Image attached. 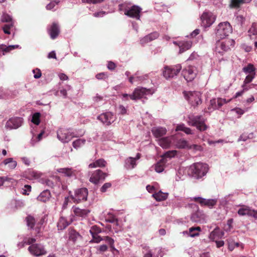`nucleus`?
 Returning a JSON list of instances; mask_svg holds the SVG:
<instances>
[{"instance_id":"obj_13","label":"nucleus","mask_w":257,"mask_h":257,"mask_svg":"<svg viewBox=\"0 0 257 257\" xmlns=\"http://www.w3.org/2000/svg\"><path fill=\"white\" fill-rule=\"evenodd\" d=\"M235 41L232 39L226 40L223 41L218 42L216 44L215 52L220 54H222L224 52H227L230 50L231 47H233Z\"/></svg>"},{"instance_id":"obj_5","label":"nucleus","mask_w":257,"mask_h":257,"mask_svg":"<svg viewBox=\"0 0 257 257\" xmlns=\"http://www.w3.org/2000/svg\"><path fill=\"white\" fill-rule=\"evenodd\" d=\"M155 92L153 88L147 89L145 87H138L136 88L133 93L130 95V98L132 100L140 99L147 95H151Z\"/></svg>"},{"instance_id":"obj_25","label":"nucleus","mask_w":257,"mask_h":257,"mask_svg":"<svg viewBox=\"0 0 257 257\" xmlns=\"http://www.w3.org/2000/svg\"><path fill=\"white\" fill-rule=\"evenodd\" d=\"M44 184L51 188L59 187L61 185L60 179L59 177L54 176L51 179H46Z\"/></svg>"},{"instance_id":"obj_2","label":"nucleus","mask_w":257,"mask_h":257,"mask_svg":"<svg viewBox=\"0 0 257 257\" xmlns=\"http://www.w3.org/2000/svg\"><path fill=\"white\" fill-rule=\"evenodd\" d=\"M209 170L207 164L203 163H196L191 165L190 167V172L195 179H202L205 176Z\"/></svg>"},{"instance_id":"obj_28","label":"nucleus","mask_w":257,"mask_h":257,"mask_svg":"<svg viewBox=\"0 0 257 257\" xmlns=\"http://www.w3.org/2000/svg\"><path fill=\"white\" fill-rule=\"evenodd\" d=\"M50 38L54 40L56 39L60 33L59 26L58 24L53 23L48 29Z\"/></svg>"},{"instance_id":"obj_60","label":"nucleus","mask_w":257,"mask_h":257,"mask_svg":"<svg viewBox=\"0 0 257 257\" xmlns=\"http://www.w3.org/2000/svg\"><path fill=\"white\" fill-rule=\"evenodd\" d=\"M33 73H34V77L35 79H38L41 77L42 75V73L41 70L38 68H36L33 70Z\"/></svg>"},{"instance_id":"obj_22","label":"nucleus","mask_w":257,"mask_h":257,"mask_svg":"<svg viewBox=\"0 0 257 257\" xmlns=\"http://www.w3.org/2000/svg\"><path fill=\"white\" fill-rule=\"evenodd\" d=\"M141 157V154L138 153L135 158L128 157L124 161V168L127 170H131L135 168L137 165L136 161Z\"/></svg>"},{"instance_id":"obj_64","label":"nucleus","mask_w":257,"mask_h":257,"mask_svg":"<svg viewBox=\"0 0 257 257\" xmlns=\"http://www.w3.org/2000/svg\"><path fill=\"white\" fill-rule=\"evenodd\" d=\"M111 186V184L109 182L105 183L100 188V191L102 192H105Z\"/></svg>"},{"instance_id":"obj_45","label":"nucleus","mask_w":257,"mask_h":257,"mask_svg":"<svg viewBox=\"0 0 257 257\" xmlns=\"http://www.w3.org/2000/svg\"><path fill=\"white\" fill-rule=\"evenodd\" d=\"M26 219L28 226L31 229H34L36 223L35 218L31 215H28Z\"/></svg>"},{"instance_id":"obj_40","label":"nucleus","mask_w":257,"mask_h":257,"mask_svg":"<svg viewBox=\"0 0 257 257\" xmlns=\"http://www.w3.org/2000/svg\"><path fill=\"white\" fill-rule=\"evenodd\" d=\"M106 161L102 159H100L94 162L91 163L89 165V168H96V167H103L106 165Z\"/></svg>"},{"instance_id":"obj_54","label":"nucleus","mask_w":257,"mask_h":257,"mask_svg":"<svg viewBox=\"0 0 257 257\" xmlns=\"http://www.w3.org/2000/svg\"><path fill=\"white\" fill-rule=\"evenodd\" d=\"M244 3L243 0H231L230 6L231 8H238L240 5Z\"/></svg>"},{"instance_id":"obj_27","label":"nucleus","mask_w":257,"mask_h":257,"mask_svg":"<svg viewBox=\"0 0 257 257\" xmlns=\"http://www.w3.org/2000/svg\"><path fill=\"white\" fill-rule=\"evenodd\" d=\"M173 43L179 46L180 54H181L187 50H189L192 47V43L190 41H174Z\"/></svg>"},{"instance_id":"obj_47","label":"nucleus","mask_w":257,"mask_h":257,"mask_svg":"<svg viewBox=\"0 0 257 257\" xmlns=\"http://www.w3.org/2000/svg\"><path fill=\"white\" fill-rule=\"evenodd\" d=\"M176 146L177 148L180 149H184V148H188L189 145L185 140L182 139L179 140L176 143Z\"/></svg>"},{"instance_id":"obj_62","label":"nucleus","mask_w":257,"mask_h":257,"mask_svg":"<svg viewBox=\"0 0 257 257\" xmlns=\"http://www.w3.org/2000/svg\"><path fill=\"white\" fill-rule=\"evenodd\" d=\"M30 175L34 179H38L41 177V173L36 171H31L30 172Z\"/></svg>"},{"instance_id":"obj_12","label":"nucleus","mask_w":257,"mask_h":257,"mask_svg":"<svg viewBox=\"0 0 257 257\" xmlns=\"http://www.w3.org/2000/svg\"><path fill=\"white\" fill-rule=\"evenodd\" d=\"M116 119V115L110 111L103 112L97 116V119L106 126L111 124L115 121Z\"/></svg>"},{"instance_id":"obj_14","label":"nucleus","mask_w":257,"mask_h":257,"mask_svg":"<svg viewBox=\"0 0 257 257\" xmlns=\"http://www.w3.org/2000/svg\"><path fill=\"white\" fill-rule=\"evenodd\" d=\"M216 16L211 12L205 11L201 16V25L204 28L210 27L215 22Z\"/></svg>"},{"instance_id":"obj_43","label":"nucleus","mask_w":257,"mask_h":257,"mask_svg":"<svg viewBox=\"0 0 257 257\" xmlns=\"http://www.w3.org/2000/svg\"><path fill=\"white\" fill-rule=\"evenodd\" d=\"M81 237V235L75 230H71L69 232V240L72 241L74 243Z\"/></svg>"},{"instance_id":"obj_57","label":"nucleus","mask_w":257,"mask_h":257,"mask_svg":"<svg viewBox=\"0 0 257 257\" xmlns=\"http://www.w3.org/2000/svg\"><path fill=\"white\" fill-rule=\"evenodd\" d=\"M13 27V23H11L9 24H6L3 27V31L5 34H10V30Z\"/></svg>"},{"instance_id":"obj_30","label":"nucleus","mask_w":257,"mask_h":257,"mask_svg":"<svg viewBox=\"0 0 257 257\" xmlns=\"http://www.w3.org/2000/svg\"><path fill=\"white\" fill-rule=\"evenodd\" d=\"M149 78L148 74L139 75V73L137 72L135 75L129 77L128 80L130 83H133L134 82L143 83L145 80Z\"/></svg>"},{"instance_id":"obj_55","label":"nucleus","mask_w":257,"mask_h":257,"mask_svg":"<svg viewBox=\"0 0 257 257\" xmlns=\"http://www.w3.org/2000/svg\"><path fill=\"white\" fill-rule=\"evenodd\" d=\"M1 21L3 22H10V23H13L12 18L11 16L7 14H3L1 17Z\"/></svg>"},{"instance_id":"obj_4","label":"nucleus","mask_w":257,"mask_h":257,"mask_svg":"<svg viewBox=\"0 0 257 257\" xmlns=\"http://www.w3.org/2000/svg\"><path fill=\"white\" fill-rule=\"evenodd\" d=\"M232 31V27L228 22L220 23L215 29L216 36L218 39H224Z\"/></svg>"},{"instance_id":"obj_3","label":"nucleus","mask_w":257,"mask_h":257,"mask_svg":"<svg viewBox=\"0 0 257 257\" xmlns=\"http://www.w3.org/2000/svg\"><path fill=\"white\" fill-rule=\"evenodd\" d=\"M187 122L189 125L195 126L200 131H204L207 128L205 123V119L202 115L190 114L188 116Z\"/></svg>"},{"instance_id":"obj_48","label":"nucleus","mask_w":257,"mask_h":257,"mask_svg":"<svg viewBox=\"0 0 257 257\" xmlns=\"http://www.w3.org/2000/svg\"><path fill=\"white\" fill-rule=\"evenodd\" d=\"M10 94V91L9 90L3 87L0 88V99L9 98Z\"/></svg>"},{"instance_id":"obj_58","label":"nucleus","mask_w":257,"mask_h":257,"mask_svg":"<svg viewBox=\"0 0 257 257\" xmlns=\"http://www.w3.org/2000/svg\"><path fill=\"white\" fill-rule=\"evenodd\" d=\"M233 196V194H230L226 196H225L224 197L222 198L221 199V203L222 204H226L227 203L228 201L231 200V197Z\"/></svg>"},{"instance_id":"obj_24","label":"nucleus","mask_w":257,"mask_h":257,"mask_svg":"<svg viewBox=\"0 0 257 257\" xmlns=\"http://www.w3.org/2000/svg\"><path fill=\"white\" fill-rule=\"evenodd\" d=\"M59 173L64 174L65 176L68 177L76 178L79 171L73 168H63L58 169Z\"/></svg>"},{"instance_id":"obj_19","label":"nucleus","mask_w":257,"mask_h":257,"mask_svg":"<svg viewBox=\"0 0 257 257\" xmlns=\"http://www.w3.org/2000/svg\"><path fill=\"white\" fill-rule=\"evenodd\" d=\"M23 123V118L21 117H13L6 122V127L9 130L17 129Z\"/></svg>"},{"instance_id":"obj_37","label":"nucleus","mask_w":257,"mask_h":257,"mask_svg":"<svg viewBox=\"0 0 257 257\" xmlns=\"http://www.w3.org/2000/svg\"><path fill=\"white\" fill-rule=\"evenodd\" d=\"M69 224L70 223L65 217H61L57 223V227L59 230H63L68 226Z\"/></svg>"},{"instance_id":"obj_34","label":"nucleus","mask_w":257,"mask_h":257,"mask_svg":"<svg viewBox=\"0 0 257 257\" xmlns=\"http://www.w3.org/2000/svg\"><path fill=\"white\" fill-rule=\"evenodd\" d=\"M201 231V228L199 226L190 227L188 231H183L184 234H187L189 236L194 237L199 235V232Z\"/></svg>"},{"instance_id":"obj_31","label":"nucleus","mask_w":257,"mask_h":257,"mask_svg":"<svg viewBox=\"0 0 257 257\" xmlns=\"http://www.w3.org/2000/svg\"><path fill=\"white\" fill-rule=\"evenodd\" d=\"M167 130L166 128L161 126L153 127L152 129V133L154 136L159 139L166 135Z\"/></svg>"},{"instance_id":"obj_35","label":"nucleus","mask_w":257,"mask_h":257,"mask_svg":"<svg viewBox=\"0 0 257 257\" xmlns=\"http://www.w3.org/2000/svg\"><path fill=\"white\" fill-rule=\"evenodd\" d=\"M2 164L5 166H8V168L10 170H14L17 166V162L14 160L13 158H9L5 159Z\"/></svg>"},{"instance_id":"obj_36","label":"nucleus","mask_w":257,"mask_h":257,"mask_svg":"<svg viewBox=\"0 0 257 257\" xmlns=\"http://www.w3.org/2000/svg\"><path fill=\"white\" fill-rule=\"evenodd\" d=\"M51 197V193L49 190L46 189L44 190L38 196L37 199L40 201L45 202L48 201Z\"/></svg>"},{"instance_id":"obj_44","label":"nucleus","mask_w":257,"mask_h":257,"mask_svg":"<svg viewBox=\"0 0 257 257\" xmlns=\"http://www.w3.org/2000/svg\"><path fill=\"white\" fill-rule=\"evenodd\" d=\"M86 140L84 139H78L73 141L72 146L74 148L78 149L82 147L85 143Z\"/></svg>"},{"instance_id":"obj_56","label":"nucleus","mask_w":257,"mask_h":257,"mask_svg":"<svg viewBox=\"0 0 257 257\" xmlns=\"http://www.w3.org/2000/svg\"><path fill=\"white\" fill-rule=\"evenodd\" d=\"M231 111L233 112H234L235 114L238 115V117H240L245 112V110L242 109L239 107H236L233 109H232Z\"/></svg>"},{"instance_id":"obj_50","label":"nucleus","mask_w":257,"mask_h":257,"mask_svg":"<svg viewBox=\"0 0 257 257\" xmlns=\"http://www.w3.org/2000/svg\"><path fill=\"white\" fill-rule=\"evenodd\" d=\"M250 210V209L249 208V207L247 206H244L243 207L239 208L237 212L239 215L243 216L247 215L248 216H249Z\"/></svg>"},{"instance_id":"obj_11","label":"nucleus","mask_w":257,"mask_h":257,"mask_svg":"<svg viewBox=\"0 0 257 257\" xmlns=\"http://www.w3.org/2000/svg\"><path fill=\"white\" fill-rule=\"evenodd\" d=\"M88 190L86 188H81L76 189L74 195H71L70 197L74 203H79L87 200Z\"/></svg>"},{"instance_id":"obj_33","label":"nucleus","mask_w":257,"mask_h":257,"mask_svg":"<svg viewBox=\"0 0 257 257\" xmlns=\"http://www.w3.org/2000/svg\"><path fill=\"white\" fill-rule=\"evenodd\" d=\"M17 48H21V47L19 45H9L7 46L4 44L0 45V52H2L3 55L7 54V53L10 52L13 50H14Z\"/></svg>"},{"instance_id":"obj_63","label":"nucleus","mask_w":257,"mask_h":257,"mask_svg":"<svg viewBox=\"0 0 257 257\" xmlns=\"http://www.w3.org/2000/svg\"><path fill=\"white\" fill-rule=\"evenodd\" d=\"M189 149H192L196 151H201L203 150L202 147L198 145L194 144L190 146H189Z\"/></svg>"},{"instance_id":"obj_21","label":"nucleus","mask_w":257,"mask_h":257,"mask_svg":"<svg viewBox=\"0 0 257 257\" xmlns=\"http://www.w3.org/2000/svg\"><path fill=\"white\" fill-rule=\"evenodd\" d=\"M28 250L32 254L37 256L42 255L46 253L44 246L40 243L31 245L29 247Z\"/></svg>"},{"instance_id":"obj_53","label":"nucleus","mask_w":257,"mask_h":257,"mask_svg":"<svg viewBox=\"0 0 257 257\" xmlns=\"http://www.w3.org/2000/svg\"><path fill=\"white\" fill-rule=\"evenodd\" d=\"M40 113L36 112L32 116L31 121L36 125L40 123Z\"/></svg>"},{"instance_id":"obj_49","label":"nucleus","mask_w":257,"mask_h":257,"mask_svg":"<svg viewBox=\"0 0 257 257\" xmlns=\"http://www.w3.org/2000/svg\"><path fill=\"white\" fill-rule=\"evenodd\" d=\"M176 130L183 131L186 134H192L191 130L190 128L186 127L184 124L178 125L176 127Z\"/></svg>"},{"instance_id":"obj_15","label":"nucleus","mask_w":257,"mask_h":257,"mask_svg":"<svg viewBox=\"0 0 257 257\" xmlns=\"http://www.w3.org/2000/svg\"><path fill=\"white\" fill-rule=\"evenodd\" d=\"M197 72L195 66L189 65L183 69L182 74L186 80L191 81L196 77Z\"/></svg>"},{"instance_id":"obj_10","label":"nucleus","mask_w":257,"mask_h":257,"mask_svg":"<svg viewBox=\"0 0 257 257\" xmlns=\"http://www.w3.org/2000/svg\"><path fill=\"white\" fill-rule=\"evenodd\" d=\"M181 69L182 67L180 64L171 66H166L164 67L163 71V76L166 79L173 78L177 76Z\"/></svg>"},{"instance_id":"obj_46","label":"nucleus","mask_w":257,"mask_h":257,"mask_svg":"<svg viewBox=\"0 0 257 257\" xmlns=\"http://www.w3.org/2000/svg\"><path fill=\"white\" fill-rule=\"evenodd\" d=\"M254 137L253 134L252 133L249 134L243 133L239 137L237 140V142H239L240 141L245 142L248 139H252Z\"/></svg>"},{"instance_id":"obj_1","label":"nucleus","mask_w":257,"mask_h":257,"mask_svg":"<svg viewBox=\"0 0 257 257\" xmlns=\"http://www.w3.org/2000/svg\"><path fill=\"white\" fill-rule=\"evenodd\" d=\"M119 10L124 12V14L130 18L136 20L140 19L142 8L137 5H132L130 3L124 2L119 5Z\"/></svg>"},{"instance_id":"obj_9","label":"nucleus","mask_w":257,"mask_h":257,"mask_svg":"<svg viewBox=\"0 0 257 257\" xmlns=\"http://www.w3.org/2000/svg\"><path fill=\"white\" fill-rule=\"evenodd\" d=\"M242 72L246 75L243 84L245 85L251 82L255 78L256 75V69L254 66L251 63H248L242 68Z\"/></svg>"},{"instance_id":"obj_8","label":"nucleus","mask_w":257,"mask_h":257,"mask_svg":"<svg viewBox=\"0 0 257 257\" xmlns=\"http://www.w3.org/2000/svg\"><path fill=\"white\" fill-rule=\"evenodd\" d=\"M177 151L175 150L166 152L163 156L162 159L158 162L155 166V170L158 173L162 172L165 169V164L168 159H171L175 156Z\"/></svg>"},{"instance_id":"obj_52","label":"nucleus","mask_w":257,"mask_h":257,"mask_svg":"<svg viewBox=\"0 0 257 257\" xmlns=\"http://www.w3.org/2000/svg\"><path fill=\"white\" fill-rule=\"evenodd\" d=\"M108 244L107 243L98 245L96 247L97 253H102L107 250L108 248Z\"/></svg>"},{"instance_id":"obj_7","label":"nucleus","mask_w":257,"mask_h":257,"mask_svg":"<svg viewBox=\"0 0 257 257\" xmlns=\"http://www.w3.org/2000/svg\"><path fill=\"white\" fill-rule=\"evenodd\" d=\"M188 205L192 208L197 209L195 212L191 214L190 218L192 222L199 223H204L206 222V215L202 211L198 209L197 205L194 203L189 204Z\"/></svg>"},{"instance_id":"obj_18","label":"nucleus","mask_w":257,"mask_h":257,"mask_svg":"<svg viewBox=\"0 0 257 257\" xmlns=\"http://www.w3.org/2000/svg\"><path fill=\"white\" fill-rule=\"evenodd\" d=\"M107 176L106 173L103 172L100 169H98L92 173L89 178V181L96 185L99 184L100 181H104Z\"/></svg>"},{"instance_id":"obj_61","label":"nucleus","mask_w":257,"mask_h":257,"mask_svg":"<svg viewBox=\"0 0 257 257\" xmlns=\"http://www.w3.org/2000/svg\"><path fill=\"white\" fill-rule=\"evenodd\" d=\"M233 223V219L230 218L227 220V224L224 227V229L226 231H230L231 228L232 227V224Z\"/></svg>"},{"instance_id":"obj_32","label":"nucleus","mask_w":257,"mask_h":257,"mask_svg":"<svg viewBox=\"0 0 257 257\" xmlns=\"http://www.w3.org/2000/svg\"><path fill=\"white\" fill-rule=\"evenodd\" d=\"M32 137L30 141V144L32 146H35L38 143L40 142L42 139V137L44 134V131H42L37 136L35 130H33L31 131Z\"/></svg>"},{"instance_id":"obj_59","label":"nucleus","mask_w":257,"mask_h":257,"mask_svg":"<svg viewBox=\"0 0 257 257\" xmlns=\"http://www.w3.org/2000/svg\"><path fill=\"white\" fill-rule=\"evenodd\" d=\"M163 255L161 248H156L155 249L154 252H153V257H162Z\"/></svg>"},{"instance_id":"obj_38","label":"nucleus","mask_w":257,"mask_h":257,"mask_svg":"<svg viewBox=\"0 0 257 257\" xmlns=\"http://www.w3.org/2000/svg\"><path fill=\"white\" fill-rule=\"evenodd\" d=\"M224 235L223 231H220L218 227L215 228L210 234L211 239L214 240L217 238H221Z\"/></svg>"},{"instance_id":"obj_51","label":"nucleus","mask_w":257,"mask_h":257,"mask_svg":"<svg viewBox=\"0 0 257 257\" xmlns=\"http://www.w3.org/2000/svg\"><path fill=\"white\" fill-rule=\"evenodd\" d=\"M89 232L91 236H93L100 233L101 232V229L98 226L93 225L90 228Z\"/></svg>"},{"instance_id":"obj_29","label":"nucleus","mask_w":257,"mask_h":257,"mask_svg":"<svg viewBox=\"0 0 257 257\" xmlns=\"http://www.w3.org/2000/svg\"><path fill=\"white\" fill-rule=\"evenodd\" d=\"M174 140L173 136L162 138L158 140V144L163 148L167 149L170 146Z\"/></svg>"},{"instance_id":"obj_20","label":"nucleus","mask_w":257,"mask_h":257,"mask_svg":"<svg viewBox=\"0 0 257 257\" xmlns=\"http://www.w3.org/2000/svg\"><path fill=\"white\" fill-rule=\"evenodd\" d=\"M73 137L66 129L60 128L57 131V138L63 143L69 142Z\"/></svg>"},{"instance_id":"obj_17","label":"nucleus","mask_w":257,"mask_h":257,"mask_svg":"<svg viewBox=\"0 0 257 257\" xmlns=\"http://www.w3.org/2000/svg\"><path fill=\"white\" fill-rule=\"evenodd\" d=\"M186 98L192 106L195 107L202 102L201 99V93L199 91H190L186 95Z\"/></svg>"},{"instance_id":"obj_6","label":"nucleus","mask_w":257,"mask_h":257,"mask_svg":"<svg viewBox=\"0 0 257 257\" xmlns=\"http://www.w3.org/2000/svg\"><path fill=\"white\" fill-rule=\"evenodd\" d=\"M92 239L90 241V242H94L98 243L101 241L104 240L105 243H107L110 247V251L113 254V255H117L119 251L116 249L114 245V240L109 237V236H104L103 237H101L98 234L94 235L92 236Z\"/></svg>"},{"instance_id":"obj_26","label":"nucleus","mask_w":257,"mask_h":257,"mask_svg":"<svg viewBox=\"0 0 257 257\" xmlns=\"http://www.w3.org/2000/svg\"><path fill=\"white\" fill-rule=\"evenodd\" d=\"M159 37V33L157 32L151 33L140 39V43L142 45L144 46L147 43L156 40Z\"/></svg>"},{"instance_id":"obj_39","label":"nucleus","mask_w":257,"mask_h":257,"mask_svg":"<svg viewBox=\"0 0 257 257\" xmlns=\"http://www.w3.org/2000/svg\"><path fill=\"white\" fill-rule=\"evenodd\" d=\"M153 197L158 201L165 200L168 197V193L162 192L161 191L153 194Z\"/></svg>"},{"instance_id":"obj_41","label":"nucleus","mask_w":257,"mask_h":257,"mask_svg":"<svg viewBox=\"0 0 257 257\" xmlns=\"http://www.w3.org/2000/svg\"><path fill=\"white\" fill-rule=\"evenodd\" d=\"M187 199L182 197H177L174 202V206L176 207H182L186 206Z\"/></svg>"},{"instance_id":"obj_23","label":"nucleus","mask_w":257,"mask_h":257,"mask_svg":"<svg viewBox=\"0 0 257 257\" xmlns=\"http://www.w3.org/2000/svg\"><path fill=\"white\" fill-rule=\"evenodd\" d=\"M72 209L74 215L81 219L85 218L90 212L88 209H81L75 206H73Z\"/></svg>"},{"instance_id":"obj_16","label":"nucleus","mask_w":257,"mask_h":257,"mask_svg":"<svg viewBox=\"0 0 257 257\" xmlns=\"http://www.w3.org/2000/svg\"><path fill=\"white\" fill-rule=\"evenodd\" d=\"M190 200L198 202L202 207H207L209 208H213L217 204V199H206L201 197H195L190 198Z\"/></svg>"},{"instance_id":"obj_42","label":"nucleus","mask_w":257,"mask_h":257,"mask_svg":"<svg viewBox=\"0 0 257 257\" xmlns=\"http://www.w3.org/2000/svg\"><path fill=\"white\" fill-rule=\"evenodd\" d=\"M248 36L250 39H253L257 35V23H254L248 31Z\"/></svg>"}]
</instances>
